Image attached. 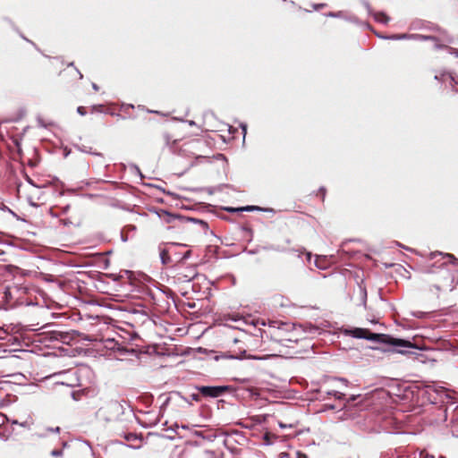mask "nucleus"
<instances>
[{
    "label": "nucleus",
    "mask_w": 458,
    "mask_h": 458,
    "mask_svg": "<svg viewBox=\"0 0 458 458\" xmlns=\"http://www.w3.org/2000/svg\"><path fill=\"white\" fill-rule=\"evenodd\" d=\"M344 334L346 335L352 336L354 338L367 339L369 341H377L388 344L394 347L398 348L396 352L399 353H406L405 349L414 348V345L410 341L394 338L385 335L370 333L369 330L360 327L352 329H344Z\"/></svg>",
    "instance_id": "nucleus-1"
},
{
    "label": "nucleus",
    "mask_w": 458,
    "mask_h": 458,
    "mask_svg": "<svg viewBox=\"0 0 458 458\" xmlns=\"http://www.w3.org/2000/svg\"><path fill=\"white\" fill-rule=\"evenodd\" d=\"M121 411V405L117 402H110L98 411V415L106 420H113Z\"/></svg>",
    "instance_id": "nucleus-2"
},
{
    "label": "nucleus",
    "mask_w": 458,
    "mask_h": 458,
    "mask_svg": "<svg viewBox=\"0 0 458 458\" xmlns=\"http://www.w3.org/2000/svg\"><path fill=\"white\" fill-rule=\"evenodd\" d=\"M226 387L225 386H199L198 390L205 396L218 397Z\"/></svg>",
    "instance_id": "nucleus-3"
},
{
    "label": "nucleus",
    "mask_w": 458,
    "mask_h": 458,
    "mask_svg": "<svg viewBox=\"0 0 458 458\" xmlns=\"http://www.w3.org/2000/svg\"><path fill=\"white\" fill-rule=\"evenodd\" d=\"M258 208H259L256 206H246V207H242V208H227L225 209L229 212H237V211H252V210H256Z\"/></svg>",
    "instance_id": "nucleus-4"
},
{
    "label": "nucleus",
    "mask_w": 458,
    "mask_h": 458,
    "mask_svg": "<svg viewBox=\"0 0 458 458\" xmlns=\"http://www.w3.org/2000/svg\"><path fill=\"white\" fill-rule=\"evenodd\" d=\"M375 20L380 23H387L389 21V17L384 13H375Z\"/></svg>",
    "instance_id": "nucleus-5"
},
{
    "label": "nucleus",
    "mask_w": 458,
    "mask_h": 458,
    "mask_svg": "<svg viewBox=\"0 0 458 458\" xmlns=\"http://www.w3.org/2000/svg\"><path fill=\"white\" fill-rule=\"evenodd\" d=\"M281 332H282V329L281 328H271V330L269 331V335H271L272 339L275 340V341H281Z\"/></svg>",
    "instance_id": "nucleus-6"
},
{
    "label": "nucleus",
    "mask_w": 458,
    "mask_h": 458,
    "mask_svg": "<svg viewBox=\"0 0 458 458\" xmlns=\"http://www.w3.org/2000/svg\"><path fill=\"white\" fill-rule=\"evenodd\" d=\"M160 258L163 264H166L168 262L169 257L165 250L161 251Z\"/></svg>",
    "instance_id": "nucleus-7"
},
{
    "label": "nucleus",
    "mask_w": 458,
    "mask_h": 458,
    "mask_svg": "<svg viewBox=\"0 0 458 458\" xmlns=\"http://www.w3.org/2000/svg\"><path fill=\"white\" fill-rule=\"evenodd\" d=\"M52 456L58 457L62 455V451L59 450H53L51 452Z\"/></svg>",
    "instance_id": "nucleus-8"
},
{
    "label": "nucleus",
    "mask_w": 458,
    "mask_h": 458,
    "mask_svg": "<svg viewBox=\"0 0 458 458\" xmlns=\"http://www.w3.org/2000/svg\"><path fill=\"white\" fill-rule=\"evenodd\" d=\"M125 438H126V440H128V441H132V440H134V439H136V438H137V436H136V435H134V434H130V435L126 436V437H125Z\"/></svg>",
    "instance_id": "nucleus-9"
},
{
    "label": "nucleus",
    "mask_w": 458,
    "mask_h": 458,
    "mask_svg": "<svg viewBox=\"0 0 458 458\" xmlns=\"http://www.w3.org/2000/svg\"><path fill=\"white\" fill-rule=\"evenodd\" d=\"M20 426L22 428H30V424L28 421L21 422Z\"/></svg>",
    "instance_id": "nucleus-10"
},
{
    "label": "nucleus",
    "mask_w": 458,
    "mask_h": 458,
    "mask_svg": "<svg viewBox=\"0 0 458 458\" xmlns=\"http://www.w3.org/2000/svg\"><path fill=\"white\" fill-rule=\"evenodd\" d=\"M408 38L409 37L406 34H402V35H398V37H396L395 38L404 39V38Z\"/></svg>",
    "instance_id": "nucleus-11"
},
{
    "label": "nucleus",
    "mask_w": 458,
    "mask_h": 458,
    "mask_svg": "<svg viewBox=\"0 0 458 458\" xmlns=\"http://www.w3.org/2000/svg\"><path fill=\"white\" fill-rule=\"evenodd\" d=\"M289 457V454L287 453H281L279 454V458H288Z\"/></svg>",
    "instance_id": "nucleus-12"
},
{
    "label": "nucleus",
    "mask_w": 458,
    "mask_h": 458,
    "mask_svg": "<svg viewBox=\"0 0 458 458\" xmlns=\"http://www.w3.org/2000/svg\"><path fill=\"white\" fill-rule=\"evenodd\" d=\"M297 458H307L306 454L297 452Z\"/></svg>",
    "instance_id": "nucleus-13"
},
{
    "label": "nucleus",
    "mask_w": 458,
    "mask_h": 458,
    "mask_svg": "<svg viewBox=\"0 0 458 458\" xmlns=\"http://www.w3.org/2000/svg\"><path fill=\"white\" fill-rule=\"evenodd\" d=\"M398 37V35H393V36H390V37H382L383 38H387V39H395L394 38Z\"/></svg>",
    "instance_id": "nucleus-14"
},
{
    "label": "nucleus",
    "mask_w": 458,
    "mask_h": 458,
    "mask_svg": "<svg viewBox=\"0 0 458 458\" xmlns=\"http://www.w3.org/2000/svg\"><path fill=\"white\" fill-rule=\"evenodd\" d=\"M242 129L243 131V138L245 137V134H246V125L245 124H242Z\"/></svg>",
    "instance_id": "nucleus-15"
},
{
    "label": "nucleus",
    "mask_w": 458,
    "mask_h": 458,
    "mask_svg": "<svg viewBox=\"0 0 458 458\" xmlns=\"http://www.w3.org/2000/svg\"><path fill=\"white\" fill-rule=\"evenodd\" d=\"M191 398H192L193 400H195V401H199V395H198V394H193L191 395Z\"/></svg>",
    "instance_id": "nucleus-16"
},
{
    "label": "nucleus",
    "mask_w": 458,
    "mask_h": 458,
    "mask_svg": "<svg viewBox=\"0 0 458 458\" xmlns=\"http://www.w3.org/2000/svg\"><path fill=\"white\" fill-rule=\"evenodd\" d=\"M92 88H93V89H94V90H96V91H97V90H98V85H97V84H95V83H93V84H92Z\"/></svg>",
    "instance_id": "nucleus-17"
},
{
    "label": "nucleus",
    "mask_w": 458,
    "mask_h": 458,
    "mask_svg": "<svg viewBox=\"0 0 458 458\" xmlns=\"http://www.w3.org/2000/svg\"><path fill=\"white\" fill-rule=\"evenodd\" d=\"M247 358L254 359V360H261L262 359V358H258V357H255V356H248Z\"/></svg>",
    "instance_id": "nucleus-18"
},
{
    "label": "nucleus",
    "mask_w": 458,
    "mask_h": 458,
    "mask_svg": "<svg viewBox=\"0 0 458 458\" xmlns=\"http://www.w3.org/2000/svg\"><path fill=\"white\" fill-rule=\"evenodd\" d=\"M328 15H329V16H331V17H338V16H339L338 14H336V13H329Z\"/></svg>",
    "instance_id": "nucleus-19"
},
{
    "label": "nucleus",
    "mask_w": 458,
    "mask_h": 458,
    "mask_svg": "<svg viewBox=\"0 0 458 458\" xmlns=\"http://www.w3.org/2000/svg\"><path fill=\"white\" fill-rule=\"evenodd\" d=\"M78 112H79L81 114H84V113L82 112V107H78Z\"/></svg>",
    "instance_id": "nucleus-20"
},
{
    "label": "nucleus",
    "mask_w": 458,
    "mask_h": 458,
    "mask_svg": "<svg viewBox=\"0 0 458 458\" xmlns=\"http://www.w3.org/2000/svg\"><path fill=\"white\" fill-rule=\"evenodd\" d=\"M52 431L57 433V432H59V428L57 427L55 429H52Z\"/></svg>",
    "instance_id": "nucleus-21"
},
{
    "label": "nucleus",
    "mask_w": 458,
    "mask_h": 458,
    "mask_svg": "<svg viewBox=\"0 0 458 458\" xmlns=\"http://www.w3.org/2000/svg\"><path fill=\"white\" fill-rule=\"evenodd\" d=\"M12 424H17V425H20V422H18L17 420H13V421H12Z\"/></svg>",
    "instance_id": "nucleus-22"
},
{
    "label": "nucleus",
    "mask_w": 458,
    "mask_h": 458,
    "mask_svg": "<svg viewBox=\"0 0 458 458\" xmlns=\"http://www.w3.org/2000/svg\"><path fill=\"white\" fill-rule=\"evenodd\" d=\"M439 458H445V457H444V456H440Z\"/></svg>",
    "instance_id": "nucleus-23"
}]
</instances>
